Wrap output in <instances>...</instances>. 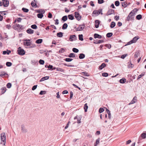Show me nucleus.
I'll return each instance as SVG.
<instances>
[{
    "label": "nucleus",
    "instance_id": "nucleus-1",
    "mask_svg": "<svg viewBox=\"0 0 146 146\" xmlns=\"http://www.w3.org/2000/svg\"><path fill=\"white\" fill-rule=\"evenodd\" d=\"M134 13H133L132 12H131L126 18V21H129L133 20L134 19Z\"/></svg>",
    "mask_w": 146,
    "mask_h": 146
},
{
    "label": "nucleus",
    "instance_id": "nucleus-2",
    "mask_svg": "<svg viewBox=\"0 0 146 146\" xmlns=\"http://www.w3.org/2000/svg\"><path fill=\"white\" fill-rule=\"evenodd\" d=\"M17 52V54L20 55H23L25 54V51L20 47L18 48Z\"/></svg>",
    "mask_w": 146,
    "mask_h": 146
},
{
    "label": "nucleus",
    "instance_id": "nucleus-3",
    "mask_svg": "<svg viewBox=\"0 0 146 146\" xmlns=\"http://www.w3.org/2000/svg\"><path fill=\"white\" fill-rule=\"evenodd\" d=\"M1 140L4 143L3 145H5V144L6 141V136L5 134L4 133H2L1 134Z\"/></svg>",
    "mask_w": 146,
    "mask_h": 146
},
{
    "label": "nucleus",
    "instance_id": "nucleus-4",
    "mask_svg": "<svg viewBox=\"0 0 146 146\" xmlns=\"http://www.w3.org/2000/svg\"><path fill=\"white\" fill-rule=\"evenodd\" d=\"M85 25L84 24H82L79 25L76 28V31H80L82 30L84 28Z\"/></svg>",
    "mask_w": 146,
    "mask_h": 146
},
{
    "label": "nucleus",
    "instance_id": "nucleus-5",
    "mask_svg": "<svg viewBox=\"0 0 146 146\" xmlns=\"http://www.w3.org/2000/svg\"><path fill=\"white\" fill-rule=\"evenodd\" d=\"M74 15L75 17L77 20L78 21L80 20L81 18V16L80 15L79 13L78 12H75Z\"/></svg>",
    "mask_w": 146,
    "mask_h": 146
},
{
    "label": "nucleus",
    "instance_id": "nucleus-6",
    "mask_svg": "<svg viewBox=\"0 0 146 146\" xmlns=\"http://www.w3.org/2000/svg\"><path fill=\"white\" fill-rule=\"evenodd\" d=\"M2 1L3 6L5 7H7L9 4V1L8 0H2Z\"/></svg>",
    "mask_w": 146,
    "mask_h": 146
},
{
    "label": "nucleus",
    "instance_id": "nucleus-7",
    "mask_svg": "<svg viewBox=\"0 0 146 146\" xmlns=\"http://www.w3.org/2000/svg\"><path fill=\"white\" fill-rule=\"evenodd\" d=\"M102 9H100L98 10V11H97V10H94V11L92 13V14H97L99 15L100 14H101V15L103 14V13H102Z\"/></svg>",
    "mask_w": 146,
    "mask_h": 146
},
{
    "label": "nucleus",
    "instance_id": "nucleus-8",
    "mask_svg": "<svg viewBox=\"0 0 146 146\" xmlns=\"http://www.w3.org/2000/svg\"><path fill=\"white\" fill-rule=\"evenodd\" d=\"M76 37L75 35H71L70 36L69 40L70 41H73L76 40Z\"/></svg>",
    "mask_w": 146,
    "mask_h": 146
},
{
    "label": "nucleus",
    "instance_id": "nucleus-9",
    "mask_svg": "<svg viewBox=\"0 0 146 146\" xmlns=\"http://www.w3.org/2000/svg\"><path fill=\"white\" fill-rule=\"evenodd\" d=\"M139 38V37L138 36H136L134 37L133 39L131 40V42L133 43H135L137 41Z\"/></svg>",
    "mask_w": 146,
    "mask_h": 146
},
{
    "label": "nucleus",
    "instance_id": "nucleus-10",
    "mask_svg": "<svg viewBox=\"0 0 146 146\" xmlns=\"http://www.w3.org/2000/svg\"><path fill=\"white\" fill-rule=\"evenodd\" d=\"M114 12V10L112 9H110L108 10V11L106 13L107 15H109L112 14Z\"/></svg>",
    "mask_w": 146,
    "mask_h": 146
},
{
    "label": "nucleus",
    "instance_id": "nucleus-11",
    "mask_svg": "<svg viewBox=\"0 0 146 146\" xmlns=\"http://www.w3.org/2000/svg\"><path fill=\"white\" fill-rule=\"evenodd\" d=\"M21 131L24 133H26L27 132V129L25 128L24 125H21Z\"/></svg>",
    "mask_w": 146,
    "mask_h": 146
},
{
    "label": "nucleus",
    "instance_id": "nucleus-12",
    "mask_svg": "<svg viewBox=\"0 0 146 146\" xmlns=\"http://www.w3.org/2000/svg\"><path fill=\"white\" fill-rule=\"evenodd\" d=\"M141 138L143 139H145L146 138V133H143L141 135V136L139 138V140L140 141L141 139Z\"/></svg>",
    "mask_w": 146,
    "mask_h": 146
},
{
    "label": "nucleus",
    "instance_id": "nucleus-13",
    "mask_svg": "<svg viewBox=\"0 0 146 146\" xmlns=\"http://www.w3.org/2000/svg\"><path fill=\"white\" fill-rule=\"evenodd\" d=\"M95 27L96 28H98L99 27L100 22L99 20H95Z\"/></svg>",
    "mask_w": 146,
    "mask_h": 146
},
{
    "label": "nucleus",
    "instance_id": "nucleus-14",
    "mask_svg": "<svg viewBox=\"0 0 146 146\" xmlns=\"http://www.w3.org/2000/svg\"><path fill=\"white\" fill-rule=\"evenodd\" d=\"M94 37L95 38H98L100 39L102 38V36L98 34L95 33L94 35Z\"/></svg>",
    "mask_w": 146,
    "mask_h": 146
},
{
    "label": "nucleus",
    "instance_id": "nucleus-15",
    "mask_svg": "<svg viewBox=\"0 0 146 146\" xmlns=\"http://www.w3.org/2000/svg\"><path fill=\"white\" fill-rule=\"evenodd\" d=\"M27 33L29 34H33L34 33V31L31 29H28L26 31Z\"/></svg>",
    "mask_w": 146,
    "mask_h": 146
},
{
    "label": "nucleus",
    "instance_id": "nucleus-16",
    "mask_svg": "<svg viewBox=\"0 0 146 146\" xmlns=\"http://www.w3.org/2000/svg\"><path fill=\"white\" fill-rule=\"evenodd\" d=\"M1 74L0 75V76L1 77H3L5 75L8 76V74L7 73H6L5 71H2L1 72Z\"/></svg>",
    "mask_w": 146,
    "mask_h": 146
},
{
    "label": "nucleus",
    "instance_id": "nucleus-17",
    "mask_svg": "<svg viewBox=\"0 0 146 146\" xmlns=\"http://www.w3.org/2000/svg\"><path fill=\"white\" fill-rule=\"evenodd\" d=\"M106 66V64L105 63H103L101 65H100L99 66V69L100 70H102L104 67H105Z\"/></svg>",
    "mask_w": 146,
    "mask_h": 146
},
{
    "label": "nucleus",
    "instance_id": "nucleus-18",
    "mask_svg": "<svg viewBox=\"0 0 146 146\" xmlns=\"http://www.w3.org/2000/svg\"><path fill=\"white\" fill-rule=\"evenodd\" d=\"M85 57V55L83 53H81L79 54V58L80 59H82Z\"/></svg>",
    "mask_w": 146,
    "mask_h": 146
},
{
    "label": "nucleus",
    "instance_id": "nucleus-19",
    "mask_svg": "<svg viewBox=\"0 0 146 146\" xmlns=\"http://www.w3.org/2000/svg\"><path fill=\"white\" fill-rule=\"evenodd\" d=\"M23 44L24 45L28 46L31 45V43L29 42L24 41Z\"/></svg>",
    "mask_w": 146,
    "mask_h": 146
},
{
    "label": "nucleus",
    "instance_id": "nucleus-20",
    "mask_svg": "<svg viewBox=\"0 0 146 146\" xmlns=\"http://www.w3.org/2000/svg\"><path fill=\"white\" fill-rule=\"evenodd\" d=\"M2 94H4L7 90L6 88L5 87H3L1 89Z\"/></svg>",
    "mask_w": 146,
    "mask_h": 146
},
{
    "label": "nucleus",
    "instance_id": "nucleus-21",
    "mask_svg": "<svg viewBox=\"0 0 146 146\" xmlns=\"http://www.w3.org/2000/svg\"><path fill=\"white\" fill-rule=\"evenodd\" d=\"M81 74L83 75L86 76H90V75L88 73L86 72H82L81 73Z\"/></svg>",
    "mask_w": 146,
    "mask_h": 146
},
{
    "label": "nucleus",
    "instance_id": "nucleus-22",
    "mask_svg": "<svg viewBox=\"0 0 146 146\" xmlns=\"http://www.w3.org/2000/svg\"><path fill=\"white\" fill-rule=\"evenodd\" d=\"M63 33L60 32L57 33L56 35L58 37L61 38L63 36Z\"/></svg>",
    "mask_w": 146,
    "mask_h": 146
},
{
    "label": "nucleus",
    "instance_id": "nucleus-23",
    "mask_svg": "<svg viewBox=\"0 0 146 146\" xmlns=\"http://www.w3.org/2000/svg\"><path fill=\"white\" fill-rule=\"evenodd\" d=\"M122 6L124 8L126 7L127 6V2H122L121 3Z\"/></svg>",
    "mask_w": 146,
    "mask_h": 146
},
{
    "label": "nucleus",
    "instance_id": "nucleus-24",
    "mask_svg": "<svg viewBox=\"0 0 146 146\" xmlns=\"http://www.w3.org/2000/svg\"><path fill=\"white\" fill-rule=\"evenodd\" d=\"M126 81V80L124 78H123L119 80V82L123 84Z\"/></svg>",
    "mask_w": 146,
    "mask_h": 146
},
{
    "label": "nucleus",
    "instance_id": "nucleus-25",
    "mask_svg": "<svg viewBox=\"0 0 146 146\" xmlns=\"http://www.w3.org/2000/svg\"><path fill=\"white\" fill-rule=\"evenodd\" d=\"M139 55V52L138 51H137L135 53V54L134 55V57L135 58H137L138 57Z\"/></svg>",
    "mask_w": 146,
    "mask_h": 146
},
{
    "label": "nucleus",
    "instance_id": "nucleus-26",
    "mask_svg": "<svg viewBox=\"0 0 146 146\" xmlns=\"http://www.w3.org/2000/svg\"><path fill=\"white\" fill-rule=\"evenodd\" d=\"M100 143V138H98L96 140V142L94 144V146H97Z\"/></svg>",
    "mask_w": 146,
    "mask_h": 146
},
{
    "label": "nucleus",
    "instance_id": "nucleus-27",
    "mask_svg": "<svg viewBox=\"0 0 146 146\" xmlns=\"http://www.w3.org/2000/svg\"><path fill=\"white\" fill-rule=\"evenodd\" d=\"M68 27V25L66 23H64L62 26V29H66Z\"/></svg>",
    "mask_w": 146,
    "mask_h": 146
},
{
    "label": "nucleus",
    "instance_id": "nucleus-28",
    "mask_svg": "<svg viewBox=\"0 0 146 146\" xmlns=\"http://www.w3.org/2000/svg\"><path fill=\"white\" fill-rule=\"evenodd\" d=\"M84 109L85 112H87V109L88 108V106L87 103H86L84 104Z\"/></svg>",
    "mask_w": 146,
    "mask_h": 146
},
{
    "label": "nucleus",
    "instance_id": "nucleus-29",
    "mask_svg": "<svg viewBox=\"0 0 146 146\" xmlns=\"http://www.w3.org/2000/svg\"><path fill=\"white\" fill-rule=\"evenodd\" d=\"M104 42V41L103 40H99L98 41H95L93 42L94 43V44H100L102 43H103Z\"/></svg>",
    "mask_w": 146,
    "mask_h": 146
},
{
    "label": "nucleus",
    "instance_id": "nucleus-30",
    "mask_svg": "<svg viewBox=\"0 0 146 146\" xmlns=\"http://www.w3.org/2000/svg\"><path fill=\"white\" fill-rule=\"evenodd\" d=\"M115 25V23L114 22H112L111 23L110 27L111 28H113Z\"/></svg>",
    "mask_w": 146,
    "mask_h": 146
},
{
    "label": "nucleus",
    "instance_id": "nucleus-31",
    "mask_svg": "<svg viewBox=\"0 0 146 146\" xmlns=\"http://www.w3.org/2000/svg\"><path fill=\"white\" fill-rule=\"evenodd\" d=\"M68 17L69 19L72 20L74 19V17L72 15H68Z\"/></svg>",
    "mask_w": 146,
    "mask_h": 146
},
{
    "label": "nucleus",
    "instance_id": "nucleus-32",
    "mask_svg": "<svg viewBox=\"0 0 146 146\" xmlns=\"http://www.w3.org/2000/svg\"><path fill=\"white\" fill-rule=\"evenodd\" d=\"M68 19V17L66 15H65L64 16H63L62 18V20H63L64 21H66Z\"/></svg>",
    "mask_w": 146,
    "mask_h": 146
},
{
    "label": "nucleus",
    "instance_id": "nucleus-33",
    "mask_svg": "<svg viewBox=\"0 0 146 146\" xmlns=\"http://www.w3.org/2000/svg\"><path fill=\"white\" fill-rule=\"evenodd\" d=\"M42 40L41 39H39L36 41V43L37 44H40L42 43Z\"/></svg>",
    "mask_w": 146,
    "mask_h": 146
},
{
    "label": "nucleus",
    "instance_id": "nucleus-34",
    "mask_svg": "<svg viewBox=\"0 0 146 146\" xmlns=\"http://www.w3.org/2000/svg\"><path fill=\"white\" fill-rule=\"evenodd\" d=\"M145 74V73L144 72H142L141 73V74L139 75L137 77V80H138L141 78Z\"/></svg>",
    "mask_w": 146,
    "mask_h": 146
},
{
    "label": "nucleus",
    "instance_id": "nucleus-35",
    "mask_svg": "<svg viewBox=\"0 0 146 146\" xmlns=\"http://www.w3.org/2000/svg\"><path fill=\"white\" fill-rule=\"evenodd\" d=\"M37 15L38 18L40 19L42 18L43 16L42 13H39L37 14Z\"/></svg>",
    "mask_w": 146,
    "mask_h": 146
},
{
    "label": "nucleus",
    "instance_id": "nucleus-36",
    "mask_svg": "<svg viewBox=\"0 0 146 146\" xmlns=\"http://www.w3.org/2000/svg\"><path fill=\"white\" fill-rule=\"evenodd\" d=\"M56 70L58 71H60L62 72H64V70L62 68H56Z\"/></svg>",
    "mask_w": 146,
    "mask_h": 146
},
{
    "label": "nucleus",
    "instance_id": "nucleus-37",
    "mask_svg": "<svg viewBox=\"0 0 146 146\" xmlns=\"http://www.w3.org/2000/svg\"><path fill=\"white\" fill-rule=\"evenodd\" d=\"M113 33H109L107 34L106 36L108 38L110 37L113 35Z\"/></svg>",
    "mask_w": 146,
    "mask_h": 146
},
{
    "label": "nucleus",
    "instance_id": "nucleus-38",
    "mask_svg": "<svg viewBox=\"0 0 146 146\" xmlns=\"http://www.w3.org/2000/svg\"><path fill=\"white\" fill-rule=\"evenodd\" d=\"M75 54L74 53H70L68 56V57L70 58H73L75 57Z\"/></svg>",
    "mask_w": 146,
    "mask_h": 146
},
{
    "label": "nucleus",
    "instance_id": "nucleus-39",
    "mask_svg": "<svg viewBox=\"0 0 146 146\" xmlns=\"http://www.w3.org/2000/svg\"><path fill=\"white\" fill-rule=\"evenodd\" d=\"M79 39L80 40L83 41V36L82 35H78Z\"/></svg>",
    "mask_w": 146,
    "mask_h": 146
},
{
    "label": "nucleus",
    "instance_id": "nucleus-40",
    "mask_svg": "<svg viewBox=\"0 0 146 146\" xmlns=\"http://www.w3.org/2000/svg\"><path fill=\"white\" fill-rule=\"evenodd\" d=\"M31 27L34 29H37V26L35 24L31 26Z\"/></svg>",
    "mask_w": 146,
    "mask_h": 146
},
{
    "label": "nucleus",
    "instance_id": "nucleus-41",
    "mask_svg": "<svg viewBox=\"0 0 146 146\" xmlns=\"http://www.w3.org/2000/svg\"><path fill=\"white\" fill-rule=\"evenodd\" d=\"M6 65L7 66L10 67L12 65V63L11 62H7L6 63Z\"/></svg>",
    "mask_w": 146,
    "mask_h": 146
},
{
    "label": "nucleus",
    "instance_id": "nucleus-42",
    "mask_svg": "<svg viewBox=\"0 0 146 146\" xmlns=\"http://www.w3.org/2000/svg\"><path fill=\"white\" fill-rule=\"evenodd\" d=\"M72 50L74 52H75V53H77L79 52L78 49L76 48H72Z\"/></svg>",
    "mask_w": 146,
    "mask_h": 146
},
{
    "label": "nucleus",
    "instance_id": "nucleus-43",
    "mask_svg": "<svg viewBox=\"0 0 146 146\" xmlns=\"http://www.w3.org/2000/svg\"><path fill=\"white\" fill-rule=\"evenodd\" d=\"M22 10L24 12L27 13L29 11V9H27L23 7L22 8Z\"/></svg>",
    "mask_w": 146,
    "mask_h": 146
},
{
    "label": "nucleus",
    "instance_id": "nucleus-44",
    "mask_svg": "<svg viewBox=\"0 0 146 146\" xmlns=\"http://www.w3.org/2000/svg\"><path fill=\"white\" fill-rule=\"evenodd\" d=\"M142 15H138L136 16V18L137 19L139 20L142 18Z\"/></svg>",
    "mask_w": 146,
    "mask_h": 146
},
{
    "label": "nucleus",
    "instance_id": "nucleus-45",
    "mask_svg": "<svg viewBox=\"0 0 146 146\" xmlns=\"http://www.w3.org/2000/svg\"><path fill=\"white\" fill-rule=\"evenodd\" d=\"M64 60L66 62H70L72 61L73 60V59L71 58H66L64 59Z\"/></svg>",
    "mask_w": 146,
    "mask_h": 146
},
{
    "label": "nucleus",
    "instance_id": "nucleus-46",
    "mask_svg": "<svg viewBox=\"0 0 146 146\" xmlns=\"http://www.w3.org/2000/svg\"><path fill=\"white\" fill-rule=\"evenodd\" d=\"M31 5L33 7H36L37 6L36 4L35 3H34L33 2L31 3Z\"/></svg>",
    "mask_w": 146,
    "mask_h": 146
},
{
    "label": "nucleus",
    "instance_id": "nucleus-47",
    "mask_svg": "<svg viewBox=\"0 0 146 146\" xmlns=\"http://www.w3.org/2000/svg\"><path fill=\"white\" fill-rule=\"evenodd\" d=\"M11 85L12 84L11 83H8L7 84L6 86L7 88H11Z\"/></svg>",
    "mask_w": 146,
    "mask_h": 146
},
{
    "label": "nucleus",
    "instance_id": "nucleus-48",
    "mask_svg": "<svg viewBox=\"0 0 146 146\" xmlns=\"http://www.w3.org/2000/svg\"><path fill=\"white\" fill-rule=\"evenodd\" d=\"M39 62L40 64L43 65L44 64V60H42V59H40L39 60Z\"/></svg>",
    "mask_w": 146,
    "mask_h": 146
},
{
    "label": "nucleus",
    "instance_id": "nucleus-49",
    "mask_svg": "<svg viewBox=\"0 0 146 146\" xmlns=\"http://www.w3.org/2000/svg\"><path fill=\"white\" fill-rule=\"evenodd\" d=\"M102 75L103 76L106 77L108 76V74L106 72H104L102 74Z\"/></svg>",
    "mask_w": 146,
    "mask_h": 146
},
{
    "label": "nucleus",
    "instance_id": "nucleus-50",
    "mask_svg": "<svg viewBox=\"0 0 146 146\" xmlns=\"http://www.w3.org/2000/svg\"><path fill=\"white\" fill-rule=\"evenodd\" d=\"M115 4L116 6H118L119 5V1H117L115 2Z\"/></svg>",
    "mask_w": 146,
    "mask_h": 146
},
{
    "label": "nucleus",
    "instance_id": "nucleus-51",
    "mask_svg": "<svg viewBox=\"0 0 146 146\" xmlns=\"http://www.w3.org/2000/svg\"><path fill=\"white\" fill-rule=\"evenodd\" d=\"M65 50V49L62 48H61L59 50V53H63L64 52V51Z\"/></svg>",
    "mask_w": 146,
    "mask_h": 146
},
{
    "label": "nucleus",
    "instance_id": "nucleus-52",
    "mask_svg": "<svg viewBox=\"0 0 146 146\" xmlns=\"http://www.w3.org/2000/svg\"><path fill=\"white\" fill-rule=\"evenodd\" d=\"M45 93L46 91H41L39 93V94L42 95L44 94H45Z\"/></svg>",
    "mask_w": 146,
    "mask_h": 146
},
{
    "label": "nucleus",
    "instance_id": "nucleus-53",
    "mask_svg": "<svg viewBox=\"0 0 146 146\" xmlns=\"http://www.w3.org/2000/svg\"><path fill=\"white\" fill-rule=\"evenodd\" d=\"M137 11V9L135 8L131 12H132V13H134L135 15V13Z\"/></svg>",
    "mask_w": 146,
    "mask_h": 146
},
{
    "label": "nucleus",
    "instance_id": "nucleus-54",
    "mask_svg": "<svg viewBox=\"0 0 146 146\" xmlns=\"http://www.w3.org/2000/svg\"><path fill=\"white\" fill-rule=\"evenodd\" d=\"M104 110V109L103 108H101L99 109V112L100 113H101L103 112Z\"/></svg>",
    "mask_w": 146,
    "mask_h": 146
},
{
    "label": "nucleus",
    "instance_id": "nucleus-55",
    "mask_svg": "<svg viewBox=\"0 0 146 146\" xmlns=\"http://www.w3.org/2000/svg\"><path fill=\"white\" fill-rule=\"evenodd\" d=\"M48 68V70H52V69L53 68V66L51 65H49V66H47V67Z\"/></svg>",
    "mask_w": 146,
    "mask_h": 146
},
{
    "label": "nucleus",
    "instance_id": "nucleus-56",
    "mask_svg": "<svg viewBox=\"0 0 146 146\" xmlns=\"http://www.w3.org/2000/svg\"><path fill=\"white\" fill-rule=\"evenodd\" d=\"M81 118L79 117L78 118H77V122L78 123H81Z\"/></svg>",
    "mask_w": 146,
    "mask_h": 146
},
{
    "label": "nucleus",
    "instance_id": "nucleus-57",
    "mask_svg": "<svg viewBox=\"0 0 146 146\" xmlns=\"http://www.w3.org/2000/svg\"><path fill=\"white\" fill-rule=\"evenodd\" d=\"M105 46L107 47L109 49H110L111 47V45L110 44H106L105 45Z\"/></svg>",
    "mask_w": 146,
    "mask_h": 146
},
{
    "label": "nucleus",
    "instance_id": "nucleus-58",
    "mask_svg": "<svg viewBox=\"0 0 146 146\" xmlns=\"http://www.w3.org/2000/svg\"><path fill=\"white\" fill-rule=\"evenodd\" d=\"M37 86V85H34L33 87L32 88V90H35Z\"/></svg>",
    "mask_w": 146,
    "mask_h": 146
},
{
    "label": "nucleus",
    "instance_id": "nucleus-59",
    "mask_svg": "<svg viewBox=\"0 0 146 146\" xmlns=\"http://www.w3.org/2000/svg\"><path fill=\"white\" fill-rule=\"evenodd\" d=\"M104 2L103 0H98V3L99 4H101L103 3Z\"/></svg>",
    "mask_w": 146,
    "mask_h": 146
},
{
    "label": "nucleus",
    "instance_id": "nucleus-60",
    "mask_svg": "<svg viewBox=\"0 0 146 146\" xmlns=\"http://www.w3.org/2000/svg\"><path fill=\"white\" fill-rule=\"evenodd\" d=\"M48 18H52V15L49 12L48 13Z\"/></svg>",
    "mask_w": 146,
    "mask_h": 146
},
{
    "label": "nucleus",
    "instance_id": "nucleus-61",
    "mask_svg": "<svg viewBox=\"0 0 146 146\" xmlns=\"http://www.w3.org/2000/svg\"><path fill=\"white\" fill-rule=\"evenodd\" d=\"M127 55V54H124L121 56V58L122 59L124 58Z\"/></svg>",
    "mask_w": 146,
    "mask_h": 146
},
{
    "label": "nucleus",
    "instance_id": "nucleus-62",
    "mask_svg": "<svg viewBox=\"0 0 146 146\" xmlns=\"http://www.w3.org/2000/svg\"><path fill=\"white\" fill-rule=\"evenodd\" d=\"M54 21L56 22L55 23V25H58L59 24V21L58 19H57L55 20H54Z\"/></svg>",
    "mask_w": 146,
    "mask_h": 146
},
{
    "label": "nucleus",
    "instance_id": "nucleus-63",
    "mask_svg": "<svg viewBox=\"0 0 146 146\" xmlns=\"http://www.w3.org/2000/svg\"><path fill=\"white\" fill-rule=\"evenodd\" d=\"M119 16H115L114 17V19L116 21H118L119 19Z\"/></svg>",
    "mask_w": 146,
    "mask_h": 146
},
{
    "label": "nucleus",
    "instance_id": "nucleus-64",
    "mask_svg": "<svg viewBox=\"0 0 146 146\" xmlns=\"http://www.w3.org/2000/svg\"><path fill=\"white\" fill-rule=\"evenodd\" d=\"M46 80V76L44 77L40 80V82H42Z\"/></svg>",
    "mask_w": 146,
    "mask_h": 146
}]
</instances>
